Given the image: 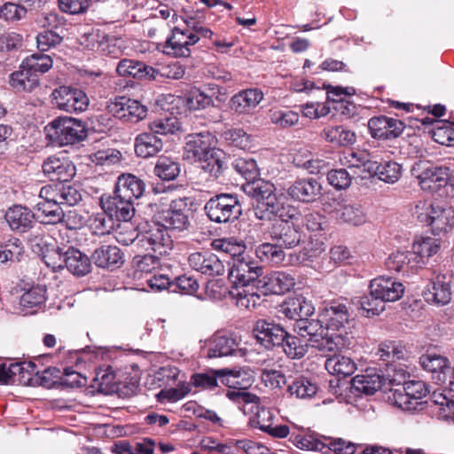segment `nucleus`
<instances>
[{
	"mask_svg": "<svg viewBox=\"0 0 454 454\" xmlns=\"http://www.w3.org/2000/svg\"><path fill=\"white\" fill-rule=\"evenodd\" d=\"M294 331L302 338H308L311 347L321 351H335L347 348L350 345V339L342 333H331L328 335L322 318H299L294 325Z\"/></svg>",
	"mask_w": 454,
	"mask_h": 454,
	"instance_id": "nucleus-1",
	"label": "nucleus"
},
{
	"mask_svg": "<svg viewBox=\"0 0 454 454\" xmlns=\"http://www.w3.org/2000/svg\"><path fill=\"white\" fill-rule=\"evenodd\" d=\"M48 141L55 146L77 144L87 137L83 121L67 116H59L44 127Z\"/></svg>",
	"mask_w": 454,
	"mask_h": 454,
	"instance_id": "nucleus-2",
	"label": "nucleus"
},
{
	"mask_svg": "<svg viewBox=\"0 0 454 454\" xmlns=\"http://www.w3.org/2000/svg\"><path fill=\"white\" fill-rule=\"evenodd\" d=\"M413 214L421 223L430 226L434 234L446 232L454 226V208L452 207H444L428 200H419L415 206Z\"/></svg>",
	"mask_w": 454,
	"mask_h": 454,
	"instance_id": "nucleus-3",
	"label": "nucleus"
},
{
	"mask_svg": "<svg viewBox=\"0 0 454 454\" xmlns=\"http://www.w3.org/2000/svg\"><path fill=\"white\" fill-rule=\"evenodd\" d=\"M204 210L210 221L217 223H232L242 215V206L238 194L218 193L205 204Z\"/></svg>",
	"mask_w": 454,
	"mask_h": 454,
	"instance_id": "nucleus-4",
	"label": "nucleus"
},
{
	"mask_svg": "<svg viewBox=\"0 0 454 454\" xmlns=\"http://www.w3.org/2000/svg\"><path fill=\"white\" fill-rule=\"evenodd\" d=\"M226 396L237 403L239 409L244 414L254 413V416L250 418L249 425L252 427L259 428L262 432H266L264 427H270L273 424V415L269 409L260 408L259 397L247 391L244 390H228Z\"/></svg>",
	"mask_w": 454,
	"mask_h": 454,
	"instance_id": "nucleus-5",
	"label": "nucleus"
},
{
	"mask_svg": "<svg viewBox=\"0 0 454 454\" xmlns=\"http://www.w3.org/2000/svg\"><path fill=\"white\" fill-rule=\"evenodd\" d=\"M318 317L322 318L326 331L333 332V333L340 332L348 336L345 330L350 322L352 311L347 298L340 297L332 301H325Z\"/></svg>",
	"mask_w": 454,
	"mask_h": 454,
	"instance_id": "nucleus-6",
	"label": "nucleus"
},
{
	"mask_svg": "<svg viewBox=\"0 0 454 454\" xmlns=\"http://www.w3.org/2000/svg\"><path fill=\"white\" fill-rule=\"evenodd\" d=\"M252 212L254 217L262 222H272L277 219L279 222L296 220L299 215L297 208L289 204L282 193L270 197L262 205H253Z\"/></svg>",
	"mask_w": 454,
	"mask_h": 454,
	"instance_id": "nucleus-7",
	"label": "nucleus"
},
{
	"mask_svg": "<svg viewBox=\"0 0 454 454\" xmlns=\"http://www.w3.org/2000/svg\"><path fill=\"white\" fill-rule=\"evenodd\" d=\"M262 273V267L250 257L241 255L233 259L229 271V278L233 283L232 286H256L257 289L262 283V280L260 279Z\"/></svg>",
	"mask_w": 454,
	"mask_h": 454,
	"instance_id": "nucleus-8",
	"label": "nucleus"
},
{
	"mask_svg": "<svg viewBox=\"0 0 454 454\" xmlns=\"http://www.w3.org/2000/svg\"><path fill=\"white\" fill-rule=\"evenodd\" d=\"M52 103L59 110L67 113H82L89 106V98L78 88L60 86L52 93Z\"/></svg>",
	"mask_w": 454,
	"mask_h": 454,
	"instance_id": "nucleus-9",
	"label": "nucleus"
},
{
	"mask_svg": "<svg viewBox=\"0 0 454 454\" xmlns=\"http://www.w3.org/2000/svg\"><path fill=\"white\" fill-rule=\"evenodd\" d=\"M191 206L189 198L173 200L161 217L162 226L166 230L176 231H186L190 226Z\"/></svg>",
	"mask_w": 454,
	"mask_h": 454,
	"instance_id": "nucleus-10",
	"label": "nucleus"
},
{
	"mask_svg": "<svg viewBox=\"0 0 454 454\" xmlns=\"http://www.w3.org/2000/svg\"><path fill=\"white\" fill-rule=\"evenodd\" d=\"M42 171L51 181L60 184L71 181L75 176L76 168L67 156L54 154L43 161Z\"/></svg>",
	"mask_w": 454,
	"mask_h": 454,
	"instance_id": "nucleus-11",
	"label": "nucleus"
},
{
	"mask_svg": "<svg viewBox=\"0 0 454 454\" xmlns=\"http://www.w3.org/2000/svg\"><path fill=\"white\" fill-rule=\"evenodd\" d=\"M138 247L162 256L172 249V240L161 224L153 223L148 230L140 233Z\"/></svg>",
	"mask_w": 454,
	"mask_h": 454,
	"instance_id": "nucleus-12",
	"label": "nucleus"
},
{
	"mask_svg": "<svg viewBox=\"0 0 454 454\" xmlns=\"http://www.w3.org/2000/svg\"><path fill=\"white\" fill-rule=\"evenodd\" d=\"M256 340L267 349L279 347L286 337V329L272 320L258 319L253 326Z\"/></svg>",
	"mask_w": 454,
	"mask_h": 454,
	"instance_id": "nucleus-13",
	"label": "nucleus"
},
{
	"mask_svg": "<svg viewBox=\"0 0 454 454\" xmlns=\"http://www.w3.org/2000/svg\"><path fill=\"white\" fill-rule=\"evenodd\" d=\"M100 206L106 214L118 221L128 223L135 215L134 202L116 193L115 190L112 195L101 196Z\"/></svg>",
	"mask_w": 454,
	"mask_h": 454,
	"instance_id": "nucleus-14",
	"label": "nucleus"
},
{
	"mask_svg": "<svg viewBox=\"0 0 454 454\" xmlns=\"http://www.w3.org/2000/svg\"><path fill=\"white\" fill-rule=\"evenodd\" d=\"M108 108L116 118L132 123L138 122L147 114L145 106L127 97H116Z\"/></svg>",
	"mask_w": 454,
	"mask_h": 454,
	"instance_id": "nucleus-15",
	"label": "nucleus"
},
{
	"mask_svg": "<svg viewBox=\"0 0 454 454\" xmlns=\"http://www.w3.org/2000/svg\"><path fill=\"white\" fill-rule=\"evenodd\" d=\"M198 43V35L179 27L172 28V33L168 37L163 51L176 58L188 57L191 54L190 46Z\"/></svg>",
	"mask_w": 454,
	"mask_h": 454,
	"instance_id": "nucleus-16",
	"label": "nucleus"
},
{
	"mask_svg": "<svg viewBox=\"0 0 454 454\" xmlns=\"http://www.w3.org/2000/svg\"><path fill=\"white\" fill-rule=\"evenodd\" d=\"M451 280L445 274H438L430 280L423 291V297L429 304L444 306L451 301Z\"/></svg>",
	"mask_w": 454,
	"mask_h": 454,
	"instance_id": "nucleus-17",
	"label": "nucleus"
},
{
	"mask_svg": "<svg viewBox=\"0 0 454 454\" xmlns=\"http://www.w3.org/2000/svg\"><path fill=\"white\" fill-rule=\"evenodd\" d=\"M424 163L418 164V169L421 170L417 175L419 185L423 190L436 191L445 186L451 175L450 168L446 166H423Z\"/></svg>",
	"mask_w": 454,
	"mask_h": 454,
	"instance_id": "nucleus-18",
	"label": "nucleus"
},
{
	"mask_svg": "<svg viewBox=\"0 0 454 454\" xmlns=\"http://www.w3.org/2000/svg\"><path fill=\"white\" fill-rule=\"evenodd\" d=\"M188 263L192 270L208 277L221 276L225 271L222 260L210 251L191 254Z\"/></svg>",
	"mask_w": 454,
	"mask_h": 454,
	"instance_id": "nucleus-19",
	"label": "nucleus"
},
{
	"mask_svg": "<svg viewBox=\"0 0 454 454\" xmlns=\"http://www.w3.org/2000/svg\"><path fill=\"white\" fill-rule=\"evenodd\" d=\"M368 129L372 137L375 139L390 140L398 137L403 131L402 121L379 115L368 121Z\"/></svg>",
	"mask_w": 454,
	"mask_h": 454,
	"instance_id": "nucleus-20",
	"label": "nucleus"
},
{
	"mask_svg": "<svg viewBox=\"0 0 454 454\" xmlns=\"http://www.w3.org/2000/svg\"><path fill=\"white\" fill-rule=\"evenodd\" d=\"M272 241L276 242L283 249H291L297 247L301 239L299 225L294 220H283L275 223L270 231Z\"/></svg>",
	"mask_w": 454,
	"mask_h": 454,
	"instance_id": "nucleus-21",
	"label": "nucleus"
},
{
	"mask_svg": "<svg viewBox=\"0 0 454 454\" xmlns=\"http://www.w3.org/2000/svg\"><path fill=\"white\" fill-rule=\"evenodd\" d=\"M320 193L321 185L313 177L297 178L286 189V194L291 200L301 203L314 202Z\"/></svg>",
	"mask_w": 454,
	"mask_h": 454,
	"instance_id": "nucleus-22",
	"label": "nucleus"
},
{
	"mask_svg": "<svg viewBox=\"0 0 454 454\" xmlns=\"http://www.w3.org/2000/svg\"><path fill=\"white\" fill-rule=\"evenodd\" d=\"M369 289L371 294L376 298L387 301H395L399 300L403 293L404 286L403 283L390 277H378L370 282Z\"/></svg>",
	"mask_w": 454,
	"mask_h": 454,
	"instance_id": "nucleus-23",
	"label": "nucleus"
},
{
	"mask_svg": "<svg viewBox=\"0 0 454 454\" xmlns=\"http://www.w3.org/2000/svg\"><path fill=\"white\" fill-rule=\"evenodd\" d=\"M10 229L17 233H25L35 223V214L27 207L14 205L8 208L4 215Z\"/></svg>",
	"mask_w": 454,
	"mask_h": 454,
	"instance_id": "nucleus-24",
	"label": "nucleus"
},
{
	"mask_svg": "<svg viewBox=\"0 0 454 454\" xmlns=\"http://www.w3.org/2000/svg\"><path fill=\"white\" fill-rule=\"evenodd\" d=\"M263 93L260 89L251 88L243 90L233 95L230 100V108L235 114H251L263 99Z\"/></svg>",
	"mask_w": 454,
	"mask_h": 454,
	"instance_id": "nucleus-25",
	"label": "nucleus"
},
{
	"mask_svg": "<svg viewBox=\"0 0 454 454\" xmlns=\"http://www.w3.org/2000/svg\"><path fill=\"white\" fill-rule=\"evenodd\" d=\"M238 350V341L232 333L216 332L207 342V356L209 358L232 356Z\"/></svg>",
	"mask_w": 454,
	"mask_h": 454,
	"instance_id": "nucleus-26",
	"label": "nucleus"
},
{
	"mask_svg": "<svg viewBox=\"0 0 454 454\" xmlns=\"http://www.w3.org/2000/svg\"><path fill=\"white\" fill-rule=\"evenodd\" d=\"M91 259L97 267L110 270L121 268L125 262L124 253L114 245H102L96 248Z\"/></svg>",
	"mask_w": 454,
	"mask_h": 454,
	"instance_id": "nucleus-27",
	"label": "nucleus"
},
{
	"mask_svg": "<svg viewBox=\"0 0 454 454\" xmlns=\"http://www.w3.org/2000/svg\"><path fill=\"white\" fill-rule=\"evenodd\" d=\"M279 311L288 319L297 322L299 318L311 317L315 308L311 301L302 295L288 297L280 306Z\"/></svg>",
	"mask_w": 454,
	"mask_h": 454,
	"instance_id": "nucleus-28",
	"label": "nucleus"
},
{
	"mask_svg": "<svg viewBox=\"0 0 454 454\" xmlns=\"http://www.w3.org/2000/svg\"><path fill=\"white\" fill-rule=\"evenodd\" d=\"M385 381L384 376L376 372L356 375L351 380L350 392L355 396L372 395L380 390Z\"/></svg>",
	"mask_w": 454,
	"mask_h": 454,
	"instance_id": "nucleus-29",
	"label": "nucleus"
},
{
	"mask_svg": "<svg viewBox=\"0 0 454 454\" xmlns=\"http://www.w3.org/2000/svg\"><path fill=\"white\" fill-rule=\"evenodd\" d=\"M114 190L116 191V193H120L134 202L143 196L145 184L137 176L125 173L118 176Z\"/></svg>",
	"mask_w": 454,
	"mask_h": 454,
	"instance_id": "nucleus-30",
	"label": "nucleus"
},
{
	"mask_svg": "<svg viewBox=\"0 0 454 454\" xmlns=\"http://www.w3.org/2000/svg\"><path fill=\"white\" fill-rule=\"evenodd\" d=\"M262 286L272 294H284L295 286V277L292 272L272 271L263 278Z\"/></svg>",
	"mask_w": 454,
	"mask_h": 454,
	"instance_id": "nucleus-31",
	"label": "nucleus"
},
{
	"mask_svg": "<svg viewBox=\"0 0 454 454\" xmlns=\"http://www.w3.org/2000/svg\"><path fill=\"white\" fill-rule=\"evenodd\" d=\"M215 146V138L209 132L190 134L187 137L185 150L198 160L203 159L208 152Z\"/></svg>",
	"mask_w": 454,
	"mask_h": 454,
	"instance_id": "nucleus-32",
	"label": "nucleus"
},
{
	"mask_svg": "<svg viewBox=\"0 0 454 454\" xmlns=\"http://www.w3.org/2000/svg\"><path fill=\"white\" fill-rule=\"evenodd\" d=\"M428 393L425 382L421 380L407 381L403 385V393L398 394L400 406L405 410H414L416 405L420 403L419 400L424 398Z\"/></svg>",
	"mask_w": 454,
	"mask_h": 454,
	"instance_id": "nucleus-33",
	"label": "nucleus"
},
{
	"mask_svg": "<svg viewBox=\"0 0 454 454\" xmlns=\"http://www.w3.org/2000/svg\"><path fill=\"white\" fill-rule=\"evenodd\" d=\"M116 72L121 76L132 77L137 80L143 78L155 79V74L157 73L153 67L129 59H123L119 61Z\"/></svg>",
	"mask_w": 454,
	"mask_h": 454,
	"instance_id": "nucleus-34",
	"label": "nucleus"
},
{
	"mask_svg": "<svg viewBox=\"0 0 454 454\" xmlns=\"http://www.w3.org/2000/svg\"><path fill=\"white\" fill-rule=\"evenodd\" d=\"M386 267L389 271L406 274L419 268L416 255L410 251H397L392 253L386 260Z\"/></svg>",
	"mask_w": 454,
	"mask_h": 454,
	"instance_id": "nucleus-35",
	"label": "nucleus"
},
{
	"mask_svg": "<svg viewBox=\"0 0 454 454\" xmlns=\"http://www.w3.org/2000/svg\"><path fill=\"white\" fill-rule=\"evenodd\" d=\"M65 267L73 275L78 277L85 276L91 270V260L79 249L68 247L66 249Z\"/></svg>",
	"mask_w": 454,
	"mask_h": 454,
	"instance_id": "nucleus-36",
	"label": "nucleus"
},
{
	"mask_svg": "<svg viewBox=\"0 0 454 454\" xmlns=\"http://www.w3.org/2000/svg\"><path fill=\"white\" fill-rule=\"evenodd\" d=\"M402 166L394 160H373L372 164L369 165V174L387 184L396 183L402 176Z\"/></svg>",
	"mask_w": 454,
	"mask_h": 454,
	"instance_id": "nucleus-37",
	"label": "nucleus"
},
{
	"mask_svg": "<svg viewBox=\"0 0 454 454\" xmlns=\"http://www.w3.org/2000/svg\"><path fill=\"white\" fill-rule=\"evenodd\" d=\"M318 391V387L311 379L303 375L290 377L287 393L297 399H311Z\"/></svg>",
	"mask_w": 454,
	"mask_h": 454,
	"instance_id": "nucleus-38",
	"label": "nucleus"
},
{
	"mask_svg": "<svg viewBox=\"0 0 454 454\" xmlns=\"http://www.w3.org/2000/svg\"><path fill=\"white\" fill-rule=\"evenodd\" d=\"M441 247L439 239L434 237H419L416 239L412 245V252L416 255V261L422 268L426 264V260L436 254Z\"/></svg>",
	"mask_w": 454,
	"mask_h": 454,
	"instance_id": "nucleus-39",
	"label": "nucleus"
},
{
	"mask_svg": "<svg viewBox=\"0 0 454 454\" xmlns=\"http://www.w3.org/2000/svg\"><path fill=\"white\" fill-rule=\"evenodd\" d=\"M163 144L160 138L151 132H143L135 139V152L138 157L149 158L156 155L162 150Z\"/></svg>",
	"mask_w": 454,
	"mask_h": 454,
	"instance_id": "nucleus-40",
	"label": "nucleus"
},
{
	"mask_svg": "<svg viewBox=\"0 0 454 454\" xmlns=\"http://www.w3.org/2000/svg\"><path fill=\"white\" fill-rule=\"evenodd\" d=\"M254 287L232 286L230 301L240 309H251L255 308L260 303L261 296L254 291Z\"/></svg>",
	"mask_w": 454,
	"mask_h": 454,
	"instance_id": "nucleus-41",
	"label": "nucleus"
},
{
	"mask_svg": "<svg viewBox=\"0 0 454 454\" xmlns=\"http://www.w3.org/2000/svg\"><path fill=\"white\" fill-rule=\"evenodd\" d=\"M321 137L335 146H347L356 143L355 132L348 128L338 126H326L321 131Z\"/></svg>",
	"mask_w": 454,
	"mask_h": 454,
	"instance_id": "nucleus-42",
	"label": "nucleus"
},
{
	"mask_svg": "<svg viewBox=\"0 0 454 454\" xmlns=\"http://www.w3.org/2000/svg\"><path fill=\"white\" fill-rule=\"evenodd\" d=\"M9 84L16 92H31L39 86V77L20 64V69L10 74Z\"/></svg>",
	"mask_w": 454,
	"mask_h": 454,
	"instance_id": "nucleus-43",
	"label": "nucleus"
},
{
	"mask_svg": "<svg viewBox=\"0 0 454 454\" xmlns=\"http://www.w3.org/2000/svg\"><path fill=\"white\" fill-rule=\"evenodd\" d=\"M46 286H34L27 289L20 299V304L23 309H29L27 313L33 314L42 309L46 301Z\"/></svg>",
	"mask_w": 454,
	"mask_h": 454,
	"instance_id": "nucleus-44",
	"label": "nucleus"
},
{
	"mask_svg": "<svg viewBox=\"0 0 454 454\" xmlns=\"http://www.w3.org/2000/svg\"><path fill=\"white\" fill-rule=\"evenodd\" d=\"M245 189L247 193L254 200L253 205H262L268 201L270 197L277 195L275 185L263 179L249 183Z\"/></svg>",
	"mask_w": 454,
	"mask_h": 454,
	"instance_id": "nucleus-45",
	"label": "nucleus"
},
{
	"mask_svg": "<svg viewBox=\"0 0 454 454\" xmlns=\"http://www.w3.org/2000/svg\"><path fill=\"white\" fill-rule=\"evenodd\" d=\"M98 51L106 56L117 59L121 56L124 49V40L114 35L97 34Z\"/></svg>",
	"mask_w": 454,
	"mask_h": 454,
	"instance_id": "nucleus-46",
	"label": "nucleus"
},
{
	"mask_svg": "<svg viewBox=\"0 0 454 454\" xmlns=\"http://www.w3.org/2000/svg\"><path fill=\"white\" fill-rule=\"evenodd\" d=\"M325 369L331 374L348 377L356 370V364L353 359L342 355H334L325 361Z\"/></svg>",
	"mask_w": 454,
	"mask_h": 454,
	"instance_id": "nucleus-47",
	"label": "nucleus"
},
{
	"mask_svg": "<svg viewBox=\"0 0 454 454\" xmlns=\"http://www.w3.org/2000/svg\"><path fill=\"white\" fill-rule=\"evenodd\" d=\"M225 154L223 151L213 147L203 159H199L201 163V168L216 179L223 171Z\"/></svg>",
	"mask_w": 454,
	"mask_h": 454,
	"instance_id": "nucleus-48",
	"label": "nucleus"
},
{
	"mask_svg": "<svg viewBox=\"0 0 454 454\" xmlns=\"http://www.w3.org/2000/svg\"><path fill=\"white\" fill-rule=\"evenodd\" d=\"M44 249L42 248V259L48 268L53 271H58L65 268L66 264V249L57 245L43 242Z\"/></svg>",
	"mask_w": 454,
	"mask_h": 454,
	"instance_id": "nucleus-49",
	"label": "nucleus"
},
{
	"mask_svg": "<svg viewBox=\"0 0 454 454\" xmlns=\"http://www.w3.org/2000/svg\"><path fill=\"white\" fill-rule=\"evenodd\" d=\"M255 254L262 262L280 264L284 262L286 254L278 243L264 242L255 248Z\"/></svg>",
	"mask_w": 454,
	"mask_h": 454,
	"instance_id": "nucleus-50",
	"label": "nucleus"
},
{
	"mask_svg": "<svg viewBox=\"0 0 454 454\" xmlns=\"http://www.w3.org/2000/svg\"><path fill=\"white\" fill-rule=\"evenodd\" d=\"M341 165L344 167L364 168V170L369 174V165L372 164L373 160L366 151H353L348 149L345 151L340 158Z\"/></svg>",
	"mask_w": 454,
	"mask_h": 454,
	"instance_id": "nucleus-51",
	"label": "nucleus"
},
{
	"mask_svg": "<svg viewBox=\"0 0 454 454\" xmlns=\"http://www.w3.org/2000/svg\"><path fill=\"white\" fill-rule=\"evenodd\" d=\"M22 67L39 77V74L48 72L53 65L50 55L35 53L27 57L22 61Z\"/></svg>",
	"mask_w": 454,
	"mask_h": 454,
	"instance_id": "nucleus-52",
	"label": "nucleus"
},
{
	"mask_svg": "<svg viewBox=\"0 0 454 454\" xmlns=\"http://www.w3.org/2000/svg\"><path fill=\"white\" fill-rule=\"evenodd\" d=\"M24 252L21 240L18 238H11L0 245V262H20Z\"/></svg>",
	"mask_w": 454,
	"mask_h": 454,
	"instance_id": "nucleus-53",
	"label": "nucleus"
},
{
	"mask_svg": "<svg viewBox=\"0 0 454 454\" xmlns=\"http://www.w3.org/2000/svg\"><path fill=\"white\" fill-rule=\"evenodd\" d=\"M154 174L164 181H173L180 174V164L173 159L160 156L154 167Z\"/></svg>",
	"mask_w": 454,
	"mask_h": 454,
	"instance_id": "nucleus-54",
	"label": "nucleus"
},
{
	"mask_svg": "<svg viewBox=\"0 0 454 454\" xmlns=\"http://www.w3.org/2000/svg\"><path fill=\"white\" fill-rule=\"evenodd\" d=\"M335 214L338 219L354 226H359L366 222V215L359 205L340 206Z\"/></svg>",
	"mask_w": 454,
	"mask_h": 454,
	"instance_id": "nucleus-55",
	"label": "nucleus"
},
{
	"mask_svg": "<svg viewBox=\"0 0 454 454\" xmlns=\"http://www.w3.org/2000/svg\"><path fill=\"white\" fill-rule=\"evenodd\" d=\"M269 116L273 124L283 129L298 124L300 119L298 113L287 108L278 107L271 108Z\"/></svg>",
	"mask_w": 454,
	"mask_h": 454,
	"instance_id": "nucleus-56",
	"label": "nucleus"
},
{
	"mask_svg": "<svg viewBox=\"0 0 454 454\" xmlns=\"http://www.w3.org/2000/svg\"><path fill=\"white\" fill-rule=\"evenodd\" d=\"M285 354L291 359H300L308 352V344L300 338L291 335L286 332V337L283 344H279Z\"/></svg>",
	"mask_w": 454,
	"mask_h": 454,
	"instance_id": "nucleus-57",
	"label": "nucleus"
},
{
	"mask_svg": "<svg viewBox=\"0 0 454 454\" xmlns=\"http://www.w3.org/2000/svg\"><path fill=\"white\" fill-rule=\"evenodd\" d=\"M419 364L426 371L442 374L449 367L448 358L435 353H427L421 356Z\"/></svg>",
	"mask_w": 454,
	"mask_h": 454,
	"instance_id": "nucleus-58",
	"label": "nucleus"
},
{
	"mask_svg": "<svg viewBox=\"0 0 454 454\" xmlns=\"http://www.w3.org/2000/svg\"><path fill=\"white\" fill-rule=\"evenodd\" d=\"M185 104L190 110L205 109L213 105L210 96L198 88L191 89L185 95Z\"/></svg>",
	"mask_w": 454,
	"mask_h": 454,
	"instance_id": "nucleus-59",
	"label": "nucleus"
},
{
	"mask_svg": "<svg viewBox=\"0 0 454 454\" xmlns=\"http://www.w3.org/2000/svg\"><path fill=\"white\" fill-rule=\"evenodd\" d=\"M232 166L237 173L250 183L256 181L259 176L257 163L254 159L238 158L233 161Z\"/></svg>",
	"mask_w": 454,
	"mask_h": 454,
	"instance_id": "nucleus-60",
	"label": "nucleus"
},
{
	"mask_svg": "<svg viewBox=\"0 0 454 454\" xmlns=\"http://www.w3.org/2000/svg\"><path fill=\"white\" fill-rule=\"evenodd\" d=\"M59 205L74 206L82 198L81 190L74 184H59Z\"/></svg>",
	"mask_w": 454,
	"mask_h": 454,
	"instance_id": "nucleus-61",
	"label": "nucleus"
},
{
	"mask_svg": "<svg viewBox=\"0 0 454 454\" xmlns=\"http://www.w3.org/2000/svg\"><path fill=\"white\" fill-rule=\"evenodd\" d=\"M151 131L157 134H174L181 129V123L176 117L160 118L150 123Z\"/></svg>",
	"mask_w": 454,
	"mask_h": 454,
	"instance_id": "nucleus-62",
	"label": "nucleus"
},
{
	"mask_svg": "<svg viewBox=\"0 0 454 454\" xmlns=\"http://www.w3.org/2000/svg\"><path fill=\"white\" fill-rule=\"evenodd\" d=\"M20 363H11L0 364V383L9 384L20 381L25 377Z\"/></svg>",
	"mask_w": 454,
	"mask_h": 454,
	"instance_id": "nucleus-63",
	"label": "nucleus"
},
{
	"mask_svg": "<svg viewBox=\"0 0 454 454\" xmlns=\"http://www.w3.org/2000/svg\"><path fill=\"white\" fill-rule=\"evenodd\" d=\"M63 37L57 31L43 30L36 36L37 48L40 51H47L59 45Z\"/></svg>",
	"mask_w": 454,
	"mask_h": 454,
	"instance_id": "nucleus-64",
	"label": "nucleus"
}]
</instances>
